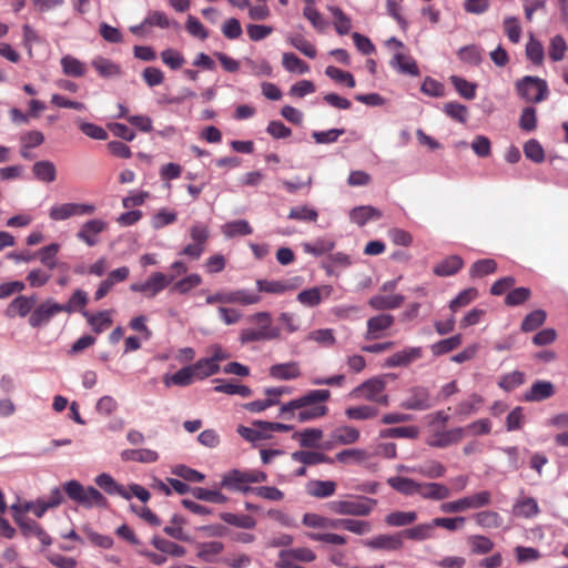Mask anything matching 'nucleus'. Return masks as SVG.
Segmentation results:
<instances>
[{
	"label": "nucleus",
	"mask_w": 568,
	"mask_h": 568,
	"mask_svg": "<svg viewBox=\"0 0 568 568\" xmlns=\"http://www.w3.org/2000/svg\"><path fill=\"white\" fill-rule=\"evenodd\" d=\"M331 398L328 389H312L303 396L283 404L280 408V416L285 419H292L295 410H298L296 417L298 422L305 423L321 418L328 413V407L323 405Z\"/></svg>",
	"instance_id": "1"
},
{
	"label": "nucleus",
	"mask_w": 568,
	"mask_h": 568,
	"mask_svg": "<svg viewBox=\"0 0 568 568\" xmlns=\"http://www.w3.org/2000/svg\"><path fill=\"white\" fill-rule=\"evenodd\" d=\"M248 322L255 324L256 328H243L240 333V342L248 344L253 342L272 341L281 336V329L273 325L268 312H258L248 316Z\"/></svg>",
	"instance_id": "2"
},
{
	"label": "nucleus",
	"mask_w": 568,
	"mask_h": 568,
	"mask_svg": "<svg viewBox=\"0 0 568 568\" xmlns=\"http://www.w3.org/2000/svg\"><path fill=\"white\" fill-rule=\"evenodd\" d=\"M266 480L267 474L258 469H232L223 475L221 487L246 494L254 488L250 484L264 483Z\"/></svg>",
	"instance_id": "3"
},
{
	"label": "nucleus",
	"mask_w": 568,
	"mask_h": 568,
	"mask_svg": "<svg viewBox=\"0 0 568 568\" xmlns=\"http://www.w3.org/2000/svg\"><path fill=\"white\" fill-rule=\"evenodd\" d=\"M385 378V376L372 377L353 388L348 396L354 399H365L387 407L389 405V396L385 394L387 385Z\"/></svg>",
	"instance_id": "4"
},
{
	"label": "nucleus",
	"mask_w": 568,
	"mask_h": 568,
	"mask_svg": "<svg viewBox=\"0 0 568 568\" xmlns=\"http://www.w3.org/2000/svg\"><path fill=\"white\" fill-rule=\"evenodd\" d=\"M63 501V491L59 487H54L48 497L17 503L11 505L10 508L11 511H18L26 516L28 513H32L37 518H42L49 509L58 508Z\"/></svg>",
	"instance_id": "5"
},
{
	"label": "nucleus",
	"mask_w": 568,
	"mask_h": 568,
	"mask_svg": "<svg viewBox=\"0 0 568 568\" xmlns=\"http://www.w3.org/2000/svg\"><path fill=\"white\" fill-rule=\"evenodd\" d=\"M67 496L79 505L91 507H106V498L94 487H84L78 480H69L63 484V490Z\"/></svg>",
	"instance_id": "6"
},
{
	"label": "nucleus",
	"mask_w": 568,
	"mask_h": 568,
	"mask_svg": "<svg viewBox=\"0 0 568 568\" xmlns=\"http://www.w3.org/2000/svg\"><path fill=\"white\" fill-rule=\"evenodd\" d=\"M515 87L517 94L526 102L539 103L548 97L547 82L538 77L526 75Z\"/></svg>",
	"instance_id": "7"
},
{
	"label": "nucleus",
	"mask_w": 568,
	"mask_h": 568,
	"mask_svg": "<svg viewBox=\"0 0 568 568\" xmlns=\"http://www.w3.org/2000/svg\"><path fill=\"white\" fill-rule=\"evenodd\" d=\"M376 503L375 499L371 498L334 500L329 503V509L337 515L368 516Z\"/></svg>",
	"instance_id": "8"
},
{
	"label": "nucleus",
	"mask_w": 568,
	"mask_h": 568,
	"mask_svg": "<svg viewBox=\"0 0 568 568\" xmlns=\"http://www.w3.org/2000/svg\"><path fill=\"white\" fill-rule=\"evenodd\" d=\"M11 513L12 518L23 537H36L44 547H48L52 544V538L38 521L18 511Z\"/></svg>",
	"instance_id": "9"
},
{
	"label": "nucleus",
	"mask_w": 568,
	"mask_h": 568,
	"mask_svg": "<svg viewBox=\"0 0 568 568\" xmlns=\"http://www.w3.org/2000/svg\"><path fill=\"white\" fill-rule=\"evenodd\" d=\"M434 406L430 390L425 386H413L406 390L400 407L408 410H427Z\"/></svg>",
	"instance_id": "10"
},
{
	"label": "nucleus",
	"mask_w": 568,
	"mask_h": 568,
	"mask_svg": "<svg viewBox=\"0 0 568 568\" xmlns=\"http://www.w3.org/2000/svg\"><path fill=\"white\" fill-rule=\"evenodd\" d=\"M95 210V205L88 203H61L54 204L49 210V217L54 222H60L74 216L91 215Z\"/></svg>",
	"instance_id": "11"
},
{
	"label": "nucleus",
	"mask_w": 568,
	"mask_h": 568,
	"mask_svg": "<svg viewBox=\"0 0 568 568\" xmlns=\"http://www.w3.org/2000/svg\"><path fill=\"white\" fill-rule=\"evenodd\" d=\"M173 281V275L168 276L161 272H155L144 283H133L130 288L133 292L143 293L146 297H154Z\"/></svg>",
	"instance_id": "12"
},
{
	"label": "nucleus",
	"mask_w": 568,
	"mask_h": 568,
	"mask_svg": "<svg viewBox=\"0 0 568 568\" xmlns=\"http://www.w3.org/2000/svg\"><path fill=\"white\" fill-rule=\"evenodd\" d=\"M395 317L392 314L381 313L369 317L366 322V341H375L386 337L387 331L394 325Z\"/></svg>",
	"instance_id": "13"
},
{
	"label": "nucleus",
	"mask_w": 568,
	"mask_h": 568,
	"mask_svg": "<svg viewBox=\"0 0 568 568\" xmlns=\"http://www.w3.org/2000/svg\"><path fill=\"white\" fill-rule=\"evenodd\" d=\"M464 436L465 429L463 427L436 430L427 436L426 444L434 448H446L462 442Z\"/></svg>",
	"instance_id": "14"
},
{
	"label": "nucleus",
	"mask_w": 568,
	"mask_h": 568,
	"mask_svg": "<svg viewBox=\"0 0 568 568\" xmlns=\"http://www.w3.org/2000/svg\"><path fill=\"white\" fill-rule=\"evenodd\" d=\"M398 470L409 474H417L428 479L442 478L446 475L447 471L446 467L440 462L435 459L426 460L424 464L416 466L400 465L398 466Z\"/></svg>",
	"instance_id": "15"
},
{
	"label": "nucleus",
	"mask_w": 568,
	"mask_h": 568,
	"mask_svg": "<svg viewBox=\"0 0 568 568\" xmlns=\"http://www.w3.org/2000/svg\"><path fill=\"white\" fill-rule=\"evenodd\" d=\"M62 313V308L60 306V303H57L52 300H48L40 305H38L32 313L29 316V324L32 327H41L47 325L50 320L59 314Z\"/></svg>",
	"instance_id": "16"
},
{
	"label": "nucleus",
	"mask_w": 568,
	"mask_h": 568,
	"mask_svg": "<svg viewBox=\"0 0 568 568\" xmlns=\"http://www.w3.org/2000/svg\"><path fill=\"white\" fill-rule=\"evenodd\" d=\"M108 229V223L100 219L84 222L77 233V239L88 246H95L99 243L98 235Z\"/></svg>",
	"instance_id": "17"
},
{
	"label": "nucleus",
	"mask_w": 568,
	"mask_h": 568,
	"mask_svg": "<svg viewBox=\"0 0 568 568\" xmlns=\"http://www.w3.org/2000/svg\"><path fill=\"white\" fill-rule=\"evenodd\" d=\"M334 288L332 285L314 286L307 290H303L297 294V301L307 307H315L320 305L323 298H328Z\"/></svg>",
	"instance_id": "18"
},
{
	"label": "nucleus",
	"mask_w": 568,
	"mask_h": 568,
	"mask_svg": "<svg viewBox=\"0 0 568 568\" xmlns=\"http://www.w3.org/2000/svg\"><path fill=\"white\" fill-rule=\"evenodd\" d=\"M417 495L425 500L439 501L450 497V489L442 483L419 481Z\"/></svg>",
	"instance_id": "19"
},
{
	"label": "nucleus",
	"mask_w": 568,
	"mask_h": 568,
	"mask_svg": "<svg viewBox=\"0 0 568 568\" xmlns=\"http://www.w3.org/2000/svg\"><path fill=\"white\" fill-rule=\"evenodd\" d=\"M372 549H382L387 551L400 550L404 546L402 531L395 534L378 535L366 542Z\"/></svg>",
	"instance_id": "20"
},
{
	"label": "nucleus",
	"mask_w": 568,
	"mask_h": 568,
	"mask_svg": "<svg viewBox=\"0 0 568 568\" xmlns=\"http://www.w3.org/2000/svg\"><path fill=\"white\" fill-rule=\"evenodd\" d=\"M423 356V348L419 346L407 347L399 352L394 353L386 359L388 367H406L412 363L420 359Z\"/></svg>",
	"instance_id": "21"
},
{
	"label": "nucleus",
	"mask_w": 568,
	"mask_h": 568,
	"mask_svg": "<svg viewBox=\"0 0 568 568\" xmlns=\"http://www.w3.org/2000/svg\"><path fill=\"white\" fill-rule=\"evenodd\" d=\"M389 65L397 72L409 74L412 77L419 75V69L416 61L403 51H396L389 61Z\"/></svg>",
	"instance_id": "22"
},
{
	"label": "nucleus",
	"mask_w": 568,
	"mask_h": 568,
	"mask_svg": "<svg viewBox=\"0 0 568 568\" xmlns=\"http://www.w3.org/2000/svg\"><path fill=\"white\" fill-rule=\"evenodd\" d=\"M270 376L278 381H291L301 376L297 362L275 364L270 367Z\"/></svg>",
	"instance_id": "23"
},
{
	"label": "nucleus",
	"mask_w": 568,
	"mask_h": 568,
	"mask_svg": "<svg viewBox=\"0 0 568 568\" xmlns=\"http://www.w3.org/2000/svg\"><path fill=\"white\" fill-rule=\"evenodd\" d=\"M36 306V297L20 295L16 297L8 306L6 314L9 317L17 315L26 317Z\"/></svg>",
	"instance_id": "24"
},
{
	"label": "nucleus",
	"mask_w": 568,
	"mask_h": 568,
	"mask_svg": "<svg viewBox=\"0 0 568 568\" xmlns=\"http://www.w3.org/2000/svg\"><path fill=\"white\" fill-rule=\"evenodd\" d=\"M91 65L99 73L100 77L109 79V78H118L122 75V69L120 64L114 61L103 58L101 55L95 57L91 61Z\"/></svg>",
	"instance_id": "25"
},
{
	"label": "nucleus",
	"mask_w": 568,
	"mask_h": 568,
	"mask_svg": "<svg viewBox=\"0 0 568 568\" xmlns=\"http://www.w3.org/2000/svg\"><path fill=\"white\" fill-rule=\"evenodd\" d=\"M555 394V387L551 382L537 381L530 389L525 394V400L527 402H541L550 398Z\"/></svg>",
	"instance_id": "26"
},
{
	"label": "nucleus",
	"mask_w": 568,
	"mask_h": 568,
	"mask_svg": "<svg viewBox=\"0 0 568 568\" xmlns=\"http://www.w3.org/2000/svg\"><path fill=\"white\" fill-rule=\"evenodd\" d=\"M95 484L109 495H119L124 499H131V494L128 489L118 484L109 474H100L95 477Z\"/></svg>",
	"instance_id": "27"
},
{
	"label": "nucleus",
	"mask_w": 568,
	"mask_h": 568,
	"mask_svg": "<svg viewBox=\"0 0 568 568\" xmlns=\"http://www.w3.org/2000/svg\"><path fill=\"white\" fill-rule=\"evenodd\" d=\"M256 286L260 292H265L270 294H284L290 291H294L297 285L294 284L291 280H281V281H267V280H257Z\"/></svg>",
	"instance_id": "28"
},
{
	"label": "nucleus",
	"mask_w": 568,
	"mask_h": 568,
	"mask_svg": "<svg viewBox=\"0 0 568 568\" xmlns=\"http://www.w3.org/2000/svg\"><path fill=\"white\" fill-rule=\"evenodd\" d=\"M381 217L382 212L371 205L356 206L349 212L351 221L358 226H364L368 221L379 220Z\"/></svg>",
	"instance_id": "29"
},
{
	"label": "nucleus",
	"mask_w": 568,
	"mask_h": 568,
	"mask_svg": "<svg viewBox=\"0 0 568 568\" xmlns=\"http://www.w3.org/2000/svg\"><path fill=\"white\" fill-rule=\"evenodd\" d=\"M224 550L221 541H205L197 545L196 557L203 562H216V557Z\"/></svg>",
	"instance_id": "30"
},
{
	"label": "nucleus",
	"mask_w": 568,
	"mask_h": 568,
	"mask_svg": "<svg viewBox=\"0 0 568 568\" xmlns=\"http://www.w3.org/2000/svg\"><path fill=\"white\" fill-rule=\"evenodd\" d=\"M291 457L294 462L301 463L305 466H313L323 463L333 464V458L320 452L296 450L292 453Z\"/></svg>",
	"instance_id": "31"
},
{
	"label": "nucleus",
	"mask_w": 568,
	"mask_h": 568,
	"mask_svg": "<svg viewBox=\"0 0 568 568\" xmlns=\"http://www.w3.org/2000/svg\"><path fill=\"white\" fill-rule=\"evenodd\" d=\"M418 483V480L403 476H393L387 479V485L404 496L417 495Z\"/></svg>",
	"instance_id": "32"
},
{
	"label": "nucleus",
	"mask_w": 568,
	"mask_h": 568,
	"mask_svg": "<svg viewBox=\"0 0 568 568\" xmlns=\"http://www.w3.org/2000/svg\"><path fill=\"white\" fill-rule=\"evenodd\" d=\"M404 296L395 295H375L368 300V305L376 311L396 310L404 303Z\"/></svg>",
	"instance_id": "33"
},
{
	"label": "nucleus",
	"mask_w": 568,
	"mask_h": 568,
	"mask_svg": "<svg viewBox=\"0 0 568 568\" xmlns=\"http://www.w3.org/2000/svg\"><path fill=\"white\" fill-rule=\"evenodd\" d=\"M121 459L124 462H139V463H155L159 459V454L155 450L141 448V449H124L121 453Z\"/></svg>",
	"instance_id": "34"
},
{
	"label": "nucleus",
	"mask_w": 568,
	"mask_h": 568,
	"mask_svg": "<svg viewBox=\"0 0 568 568\" xmlns=\"http://www.w3.org/2000/svg\"><path fill=\"white\" fill-rule=\"evenodd\" d=\"M463 510L478 509L491 504V493L481 490L469 496L460 498Z\"/></svg>",
	"instance_id": "35"
},
{
	"label": "nucleus",
	"mask_w": 568,
	"mask_h": 568,
	"mask_svg": "<svg viewBox=\"0 0 568 568\" xmlns=\"http://www.w3.org/2000/svg\"><path fill=\"white\" fill-rule=\"evenodd\" d=\"M82 314L87 318L92 331L97 334L104 332L112 325V318L109 311H101L95 314L83 312Z\"/></svg>",
	"instance_id": "36"
},
{
	"label": "nucleus",
	"mask_w": 568,
	"mask_h": 568,
	"mask_svg": "<svg viewBox=\"0 0 568 568\" xmlns=\"http://www.w3.org/2000/svg\"><path fill=\"white\" fill-rule=\"evenodd\" d=\"M332 442L339 445H351L359 439V432L353 426H341L331 434Z\"/></svg>",
	"instance_id": "37"
},
{
	"label": "nucleus",
	"mask_w": 568,
	"mask_h": 568,
	"mask_svg": "<svg viewBox=\"0 0 568 568\" xmlns=\"http://www.w3.org/2000/svg\"><path fill=\"white\" fill-rule=\"evenodd\" d=\"M60 244L51 243L38 250L36 252V257L40 261L42 265H44L49 270H54L55 267H58L57 255L60 251Z\"/></svg>",
	"instance_id": "38"
},
{
	"label": "nucleus",
	"mask_w": 568,
	"mask_h": 568,
	"mask_svg": "<svg viewBox=\"0 0 568 568\" xmlns=\"http://www.w3.org/2000/svg\"><path fill=\"white\" fill-rule=\"evenodd\" d=\"M215 383H217V385L214 387V392L216 393L240 395L243 398H247L252 395V389L246 385L235 384L224 379H215Z\"/></svg>",
	"instance_id": "39"
},
{
	"label": "nucleus",
	"mask_w": 568,
	"mask_h": 568,
	"mask_svg": "<svg viewBox=\"0 0 568 568\" xmlns=\"http://www.w3.org/2000/svg\"><path fill=\"white\" fill-rule=\"evenodd\" d=\"M464 265L462 257L450 255L434 267V273L438 276H450L456 274Z\"/></svg>",
	"instance_id": "40"
},
{
	"label": "nucleus",
	"mask_w": 568,
	"mask_h": 568,
	"mask_svg": "<svg viewBox=\"0 0 568 568\" xmlns=\"http://www.w3.org/2000/svg\"><path fill=\"white\" fill-rule=\"evenodd\" d=\"M32 172L37 180L51 183L57 179L55 165L51 161H38L33 164Z\"/></svg>",
	"instance_id": "41"
},
{
	"label": "nucleus",
	"mask_w": 568,
	"mask_h": 568,
	"mask_svg": "<svg viewBox=\"0 0 568 568\" xmlns=\"http://www.w3.org/2000/svg\"><path fill=\"white\" fill-rule=\"evenodd\" d=\"M60 63L63 73L68 77L80 78L83 77L87 72L85 64L72 55L68 54L62 57Z\"/></svg>",
	"instance_id": "42"
},
{
	"label": "nucleus",
	"mask_w": 568,
	"mask_h": 568,
	"mask_svg": "<svg viewBox=\"0 0 568 568\" xmlns=\"http://www.w3.org/2000/svg\"><path fill=\"white\" fill-rule=\"evenodd\" d=\"M194 381H196L193 368L191 365L182 367L175 374L171 376H166L164 378V383L166 386L176 385V386H189Z\"/></svg>",
	"instance_id": "43"
},
{
	"label": "nucleus",
	"mask_w": 568,
	"mask_h": 568,
	"mask_svg": "<svg viewBox=\"0 0 568 568\" xmlns=\"http://www.w3.org/2000/svg\"><path fill=\"white\" fill-rule=\"evenodd\" d=\"M434 532V524L426 523V524H419L417 526H414L412 528H407L402 531L403 538H407L410 540H426L433 537Z\"/></svg>",
	"instance_id": "44"
},
{
	"label": "nucleus",
	"mask_w": 568,
	"mask_h": 568,
	"mask_svg": "<svg viewBox=\"0 0 568 568\" xmlns=\"http://www.w3.org/2000/svg\"><path fill=\"white\" fill-rule=\"evenodd\" d=\"M89 298L87 292L83 290H75L70 296L69 301L65 304H60L62 312L65 313H74L81 312L88 304Z\"/></svg>",
	"instance_id": "45"
},
{
	"label": "nucleus",
	"mask_w": 568,
	"mask_h": 568,
	"mask_svg": "<svg viewBox=\"0 0 568 568\" xmlns=\"http://www.w3.org/2000/svg\"><path fill=\"white\" fill-rule=\"evenodd\" d=\"M303 524L313 528L339 529V518H327L317 514H305Z\"/></svg>",
	"instance_id": "46"
},
{
	"label": "nucleus",
	"mask_w": 568,
	"mask_h": 568,
	"mask_svg": "<svg viewBox=\"0 0 568 568\" xmlns=\"http://www.w3.org/2000/svg\"><path fill=\"white\" fill-rule=\"evenodd\" d=\"M196 379H204L209 376L215 375L220 372L221 367L211 361L209 357L201 358L191 365Z\"/></svg>",
	"instance_id": "47"
},
{
	"label": "nucleus",
	"mask_w": 568,
	"mask_h": 568,
	"mask_svg": "<svg viewBox=\"0 0 568 568\" xmlns=\"http://www.w3.org/2000/svg\"><path fill=\"white\" fill-rule=\"evenodd\" d=\"M417 519V513L416 511H393L389 513L385 517V523L390 527H405L413 523H415Z\"/></svg>",
	"instance_id": "48"
},
{
	"label": "nucleus",
	"mask_w": 568,
	"mask_h": 568,
	"mask_svg": "<svg viewBox=\"0 0 568 568\" xmlns=\"http://www.w3.org/2000/svg\"><path fill=\"white\" fill-rule=\"evenodd\" d=\"M151 544L160 551L174 556L182 557L185 555L186 550L183 546L170 541L168 539L161 538L159 536H154L151 540Z\"/></svg>",
	"instance_id": "49"
},
{
	"label": "nucleus",
	"mask_w": 568,
	"mask_h": 568,
	"mask_svg": "<svg viewBox=\"0 0 568 568\" xmlns=\"http://www.w3.org/2000/svg\"><path fill=\"white\" fill-rule=\"evenodd\" d=\"M547 314L542 310H535L527 314L520 325V329L524 333L534 332L544 325Z\"/></svg>",
	"instance_id": "50"
},
{
	"label": "nucleus",
	"mask_w": 568,
	"mask_h": 568,
	"mask_svg": "<svg viewBox=\"0 0 568 568\" xmlns=\"http://www.w3.org/2000/svg\"><path fill=\"white\" fill-rule=\"evenodd\" d=\"M463 337L460 334H456L452 337L436 342L430 346L432 353L435 356L447 354L462 345Z\"/></svg>",
	"instance_id": "51"
},
{
	"label": "nucleus",
	"mask_w": 568,
	"mask_h": 568,
	"mask_svg": "<svg viewBox=\"0 0 568 568\" xmlns=\"http://www.w3.org/2000/svg\"><path fill=\"white\" fill-rule=\"evenodd\" d=\"M539 513V507L532 497L518 500L514 506V514L518 517L531 518Z\"/></svg>",
	"instance_id": "52"
},
{
	"label": "nucleus",
	"mask_w": 568,
	"mask_h": 568,
	"mask_svg": "<svg viewBox=\"0 0 568 568\" xmlns=\"http://www.w3.org/2000/svg\"><path fill=\"white\" fill-rule=\"evenodd\" d=\"M282 64L288 72L298 74H305L310 71V67L306 62L300 59L296 54L286 52L282 57Z\"/></svg>",
	"instance_id": "53"
},
{
	"label": "nucleus",
	"mask_w": 568,
	"mask_h": 568,
	"mask_svg": "<svg viewBox=\"0 0 568 568\" xmlns=\"http://www.w3.org/2000/svg\"><path fill=\"white\" fill-rule=\"evenodd\" d=\"M526 57L535 65H541L544 62L545 53L544 47L532 33H530L529 41L526 44Z\"/></svg>",
	"instance_id": "54"
},
{
	"label": "nucleus",
	"mask_w": 568,
	"mask_h": 568,
	"mask_svg": "<svg viewBox=\"0 0 568 568\" xmlns=\"http://www.w3.org/2000/svg\"><path fill=\"white\" fill-rule=\"evenodd\" d=\"M345 415L349 419L367 420L375 418L378 415V409L371 405H361L346 408Z\"/></svg>",
	"instance_id": "55"
},
{
	"label": "nucleus",
	"mask_w": 568,
	"mask_h": 568,
	"mask_svg": "<svg viewBox=\"0 0 568 568\" xmlns=\"http://www.w3.org/2000/svg\"><path fill=\"white\" fill-rule=\"evenodd\" d=\"M220 518L232 526L252 529L256 526V520L250 515H236L232 513H222L220 514Z\"/></svg>",
	"instance_id": "56"
},
{
	"label": "nucleus",
	"mask_w": 568,
	"mask_h": 568,
	"mask_svg": "<svg viewBox=\"0 0 568 568\" xmlns=\"http://www.w3.org/2000/svg\"><path fill=\"white\" fill-rule=\"evenodd\" d=\"M567 50L568 47L566 40L560 34H557L550 39L548 45V55L551 61L559 62L564 60Z\"/></svg>",
	"instance_id": "57"
},
{
	"label": "nucleus",
	"mask_w": 568,
	"mask_h": 568,
	"mask_svg": "<svg viewBox=\"0 0 568 568\" xmlns=\"http://www.w3.org/2000/svg\"><path fill=\"white\" fill-rule=\"evenodd\" d=\"M339 528L362 536L372 530V524L367 520L339 518Z\"/></svg>",
	"instance_id": "58"
},
{
	"label": "nucleus",
	"mask_w": 568,
	"mask_h": 568,
	"mask_svg": "<svg viewBox=\"0 0 568 568\" xmlns=\"http://www.w3.org/2000/svg\"><path fill=\"white\" fill-rule=\"evenodd\" d=\"M497 270V263L493 258H483L476 261L469 271L471 277H484L494 274Z\"/></svg>",
	"instance_id": "59"
},
{
	"label": "nucleus",
	"mask_w": 568,
	"mask_h": 568,
	"mask_svg": "<svg viewBox=\"0 0 568 568\" xmlns=\"http://www.w3.org/2000/svg\"><path fill=\"white\" fill-rule=\"evenodd\" d=\"M287 217L302 222H315L318 217V212L308 205H298L290 210Z\"/></svg>",
	"instance_id": "60"
},
{
	"label": "nucleus",
	"mask_w": 568,
	"mask_h": 568,
	"mask_svg": "<svg viewBox=\"0 0 568 568\" xmlns=\"http://www.w3.org/2000/svg\"><path fill=\"white\" fill-rule=\"evenodd\" d=\"M323 432L318 428H307L303 432H296L293 435L294 439L300 440L302 447L308 448L314 447L316 443L322 439Z\"/></svg>",
	"instance_id": "61"
},
{
	"label": "nucleus",
	"mask_w": 568,
	"mask_h": 568,
	"mask_svg": "<svg viewBox=\"0 0 568 568\" xmlns=\"http://www.w3.org/2000/svg\"><path fill=\"white\" fill-rule=\"evenodd\" d=\"M336 484L332 480H314L311 483L310 494L317 498H326L334 495Z\"/></svg>",
	"instance_id": "62"
},
{
	"label": "nucleus",
	"mask_w": 568,
	"mask_h": 568,
	"mask_svg": "<svg viewBox=\"0 0 568 568\" xmlns=\"http://www.w3.org/2000/svg\"><path fill=\"white\" fill-rule=\"evenodd\" d=\"M223 232L227 237L252 234L253 229L246 220L229 222L224 225Z\"/></svg>",
	"instance_id": "63"
},
{
	"label": "nucleus",
	"mask_w": 568,
	"mask_h": 568,
	"mask_svg": "<svg viewBox=\"0 0 568 568\" xmlns=\"http://www.w3.org/2000/svg\"><path fill=\"white\" fill-rule=\"evenodd\" d=\"M525 382V375L520 371H514L500 377L498 386L505 392H511L515 388L523 385Z\"/></svg>",
	"instance_id": "64"
}]
</instances>
